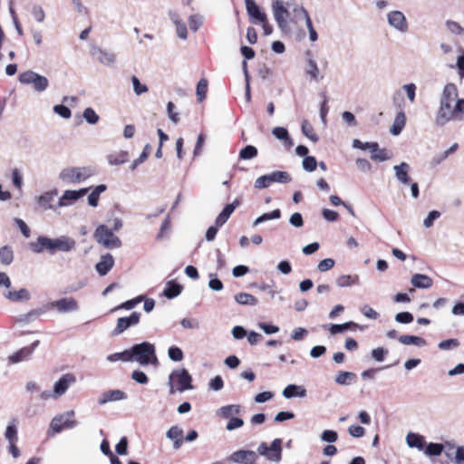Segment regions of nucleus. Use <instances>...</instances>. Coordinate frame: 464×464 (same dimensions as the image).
Instances as JSON below:
<instances>
[{"label":"nucleus","instance_id":"nucleus-56","mask_svg":"<svg viewBox=\"0 0 464 464\" xmlns=\"http://www.w3.org/2000/svg\"><path fill=\"white\" fill-rule=\"evenodd\" d=\"M303 169L307 172H313L316 169L317 167V160L315 157L314 156H306L304 158L303 162Z\"/></svg>","mask_w":464,"mask_h":464},{"label":"nucleus","instance_id":"nucleus-33","mask_svg":"<svg viewBox=\"0 0 464 464\" xmlns=\"http://www.w3.org/2000/svg\"><path fill=\"white\" fill-rule=\"evenodd\" d=\"M398 341L404 345H415L418 347H423L427 345V342L424 338L417 335H400Z\"/></svg>","mask_w":464,"mask_h":464},{"label":"nucleus","instance_id":"nucleus-40","mask_svg":"<svg viewBox=\"0 0 464 464\" xmlns=\"http://www.w3.org/2000/svg\"><path fill=\"white\" fill-rule=\"evenodd\" d=\"M280 218H281V210L279 208H276L270 212L264 213L261 216L257 217L253 223V227H256L259 224H262L268 220L278 219Z\"/></svg>","mask_w":464,"mask_h":464},{"label":"nucleus","instance_id":"nucleus-3","mask_svg":"<svg viewBox=\"0 0 464 464\" xmlns=\"http://www.w3.org/2000/svg\"><path fill=\"white\" fill-rule=\"evenodd\" d=\"M130 352L132 362H137L142 366L159 364L155 345L150 342L136 343L130 348Z\"/></svg>","mask_w":464,"mask_h":464},{"label":"nucleus","instance_id":"nucleus-53","mask_svg":"<svg viewBox=\"0 0 464 464\" xmlns=\"http://www.w3.org/2000/svg\"><path fill=\"white\" fill-rule=\"evenodd\" d=\"M144 299V296L143 295H138L137 297L135 298H132V299H129L123 303H121L118 307L115 308V310L117 309H126V310H131L133 309L138 304H140V302H142Z\"/></svg>","mask_w":464,"mask_h":464},{"label":"nucleus","instance_id":"nucleus-52","mask_svg":"<svg viewBox=\"0 0 464 464\" xmlns=\"http://www.w3.org/2000/svg\"><path fill=\"white\" fill-rule=\"evenodd\" d=\"M294 12L295 13V16H302L305 20V24L308 30L313 29L314 25L311 20V17L306 11V9L303 6L294 8Z\"/></svg>","mask_w":464,"mask_h":464},{"label":"nucleus","instance_id":"nucleus-38","mask_svg":"<svg viewBox=\"0 0 464 464\" xmlns=\"http://www.w3.org/2000/svg\"><path fill=\"white\" fill-rule=\"evenodd\" d=\"M5 438L9 443L18 441V428L16 419H12V420L7 424L5 431Z\"/></svg>","mask_w":464,"mask_h":464},{"label":"nucleus","instance_id":"nucleus-62","mask_svg":"<svg viewBox=\"0 0 464 464\" xmlns=\"http://www.w3.org/2000/svg\"><path fill=\"white\" fill-rule=\"evenodd\" d=\"M459 345V341L455 338L446 339L439 343L438 347L440 350L446 351L457 348Z\"/></svg>","mask_w":464,"mask_h":464},{"label":"nucleus","instance_id":"nucleus-50","mask_svg":"<svg viewBox=\"0 0 464 464\" xmlns=\"http://www.w3.org/2000/svg\"><path fill=\"white\" fill-rule=\"evenodd\" d=\"M392 158L391 154H388V150L386 149H380L378 145V150H374V152H371V159L374 161H386Z\"/></svg>","mask_w":464,"mask_h":464},{"label":"nucleus","instance_id":"nucleus-4","mask_svg":"<svg viewBox=\"0 0 464 464\" xmlns=\"http://www.w3.org/2000/svg\"><path fill=\"white\" fill-rule=\"evenodd\" d=\"M106 225H99L93 233V237L98 244L107 249L120 248L122 245L121 240Z\"/></svg>","mask_w":464,"mask_h":464},{"label":"nucleus","instance_id":"nucleus-41","mask_svg":"<svg viewBox=\"0 0 464 464\" xmlns=\"http://www.w3.org/2000/svg\"><path fill=\"white\" fill-rule=\"evenodd\" d=\"M258 155V150L254 145H246L242 148L238 154L239 160H249Z\"/></svg>","mask_w":464,"mask_h":464},{"label":"nucleus","instance_id":"nucleus-8","mask_svg":"<svg viewBox=\"0 0 464 464\" xmlns=\"http://www.w3.org/2000/svg\"><path fill=\"white\" fill-rule=\"evenodd\" d=\"M282 443L281 439H275L270 446L266 442H261L257 447L256 454L264 456L269 461L279 462L282 459Z\"/></svg>","mask_w":464,"mask_h":464},{"label":"nucleus","instance_id":"nucleus-20","mask_svg":"<svg viewBox=\"0 0 464 464\" xmlns=\"http://www.w3.org/2000/svg\"><path fill=\"white\" fill-rule=\"evenodd\" d=\"M239 205L240 200L238 198H236L232 203L227 204L216 218L215 223L217 227H222Z\"/></svg>","mask_w":464,"mask_h":464},{"label":"nucleus","instance_id":"nucleus-35","mask_svg":"<svg viewBox=\"0 0 464 464\" xmlns=\"http://www.w3.org/2000/svg\"><path fill=\"white\" fill-rule=\"evenodd\" d=\"M305 56L307 57V66L305 69V73L311 77L313 80H317L319 75V68L317 66L316 62L313 59L312 52L306 51Z\"/></svg>","mask_w":464,"mask_h":464},{"label":"nucleus","instance_id":"nucleus-36","mask_svg":"<svg viewBox=\"0 0 464 464\" xmlns=\"http://www.w3.org/2000/svg\"><path fill=\"white\" fill-rule=\"evenodd\" d=\"M5 298L12 302L29 301L31 299V294L26 288H21L18 291H9L5 294Z\"/></svg>","mask_w":464,"mask_h":464},{"label":"nucleus","instance_id":"nucleus-39","mask_svg":"<svg viewBox=\"0 0 464 464\" xmlns=\"http://www.w3.org/2000/svg\"><path fill=\"white\" fill-rule=\"evenodd\" d=\"M235 301L239 304L251 306H255L258 303V300L253 295L244 292L237 294Z\"/></svg>","mask_w":464,"mask_h":464},{"label":"nucleus","instance_id":"nucleus-19","mask_svg":"<svg viewBox=\"0 0 464 464\" xmlns=\"http://www.w3.org/2000/svg\"><path fill=\"white\" fill-rule=\"evenodd\" d=\"M256 452L250 450H238L231 453L227 460L237 464H246L251 459L256 457Z\"/></svg>","mask_w":464,"mask_h":464},{"label":"nucleus","instance_id":"nucleus-29","mask_svg":"<svg viewBox=\"0 0 464 464\" xmlns=\"http://www.w3.org/2000/svg\"><path fill=\"white\" fill-rule=\"evenodd\" d=\"M306 389L304 386L297 385V384H288L282 392V395L285 399H292V398H304L306 396Z\"/></svg>","mask_w":464,"mask_h":464},{"label":"nucleus","instance_id":"nucleus-18","mask_svg":"<svg viewBox=\"0 0 464 464\" xmlns=\"http://www.w3.org/2000/svg\"><path fill=\"white\" fill-rule=\"evenodd\" d=\"M246 9L251 20H256L259 23L266 22V14L261 10L259 5L254 0H245Z\"/></svg>","mask_w":464,"mask_h":464},{"label":"nucleus","instance_id":"nucleus-51","mask_svg":"<svg viewBox=\"0 0 464 464\" xmlns=\"http://www.w3.org/2000/svg\"><path fill=\"white\" fill-rule=\"evenodd\" d=\"M169 358L175 362H180L184 358L183 351L176 345H172L168 349Z\"/></svg>","mask_w":464,"mask_h":464},{"label":"nucleus","instance_id":"nucleus-10","mask_svg":"<svg viewBox=\"0 0 464 464\" xmlns=\"http://www.w3.org/2000/svg\"><path fill=\"white\" fill-rule=\"evenodd\" d=\"M169 376L172 377V380L175 378L177 379V390L179 392H183L185 391L194 389V386L192 385V376L186 368L173 370Z\"/></svg>","mask_w":464,"mask_h":464},{"label":"nucleus","instance_id":"nucleus-49","mask_svg":"<svg viewBox=\"0 0 464 464\" xmlns=\"http://www.w3.org/2000/svg\"><path fill=\"white\" fill-rule=\"evenodd\" d=\"M208 85V82L205 78L200 79L197 84L196 94L199 102H201L206 98Z\"/></svg>","mask_w":464,"mask_h":464},{"label":"nucleus","instance_id":"nucleus-60","mask_svg":"<svg viewBox=\"0 0 464 464\" xmlns=\"http://www.w3.org/2000/svg\"><path fill=\"white\" fill-rule=\"evenodd\" d=\"M320 438L324 442L334 443L338 440V433L334 430H324Z\"/></svg>","mask_w":464,"mask_h":464},{"label":"nucleus","instance_id":"nucleus-27","mask_svg":"<svg viewBox=\"0 0 464 464\" xmlns=\"http://www.w3.org/2000/svg\"><path fill=\"white\" fill-rule=\"evenodd\" d=\"M356 329L362 330V327L360 326L357 323L349 321L343 324H329V332L332 335H335L338 334L344 333L345 331H353Z\"/></svg>","mask_w":464,"mask_h":464},{"label":"nucleus","instance_id":"nucleus-58","mask_svg":"<svg viewBox=\"0 0 464 464\" xmlns=\"http://www.w3.org/2000/svg\"><path fill=\"white\" fill-rule=\"evenodd\" d=\"M208 287L213 291H221L224 287L222 281L218 277L217 274H209Z\"/></svg>","mask_w":464,"mask_h":464},{"label":"nucleus","instance_id":"nucleus-63","mask_svg":"<svg viewBox=\"0 0 464 464\" xmlns=\"http://www.w3.org/2000/svg\"><path fill=\"white\" fill-rule=\"evenodd\" d=\"M53 111L63 119H69L72 116L71 109L64 104L54 105Z\"/></svg>","mask_w":464,"mask_h":464},{"label":"nucleus","instance_id":"nucleus-47","mask_svg":"<svg viewBox=\"0 0 464 464\" xmlns=\"http://www.w3.org/2000/svg\"><path fill=\"white\" fill-rule=\"evenodd\" d=\"M353 148L366 150H369L371 152H374V150H378V142H362V140L358 139H354L353 140Z\"/></svg>","mask_w":464,"mask_h":464},{"label":"nucleus","instance_id":"nucleus-37","mask_svg":"<svg viewBox=\"0 0 464 464\" xmlns=\"http://www.w3.org/2000/svg\"><path fill=\"white\" fill-rule=\"evenodd\" d=\"M357 379V375L352 372L340 371L334 378V381L339 385H350Z\"/></svg>","mask_w":464,"mask_h":464},{"label":"nucleus","instance_id":"nucleus-44","mask_svg":"<svg viewBox=\"0 0 464 464\" xmlns=\"http://www.w3.org/2000/svg\"><path fill=\"white\" fill-rule=\"evenodd\" d=\"M129 153L128 151L121 150L118 154H110L107 156L108 162L111 165H121L128 161Z\"/></svg>","mask_w":464,"mask_h":464},{"label":"nucleus","instance_id":"nucleus-2","mask_svg":"<svg viewBox=\"0 0 464 464\" xmlns=\"http://www.w3.org/2000/svg\"><path fill=\"white\" fill-rule=\"evenodd\" d=\"M463 119L464 98H461L456 100L454 106H452V102H440V107L436 112L434 122L437 126L443 127L450 121H460Z\"/></svg>","mask_w":464,"mask_h":464},{"label":"nucleus","instance_id":"nucleus-57","mask_svg":"<svg viewBox=\"0 0 464 464\" xmlns=\"http://www.w3.org/2000/svg\"><path fill=\"white\" fill-rule=\"evenodd\" d=\"M97 52L100 54L98 57V60L100 61V63H102L105 65H110L115 62V55L113 53H108L102 49H98Z\"/></svg>","mask_w":464,"mask_h":464},{"label":"nucleus","instance_id":"nucleus-21","mask_svg":"<svg viewBox=\"0 0 464 464\" xmlns=\"http://www.w3.org/2000/svg\"><path fill=\"white\" fill-rule=\"evenodd\" d=\"M128 398V395L126 392L121 390H110L107 392H102L100 397L98 398V404L103 405L106 404L109 401H117L125 400Z\"/></svg>","mask_w":464,"mask_h":464},{"label":"nucleus","instance_id":"nucleus-14","mask_svg":"<svg viewBox=\"0 0 464 464\" xmlns=\"http://www.w3.org/2000/svg\"><path fill=\"white\" fill-rule=\"evenodd\" d=\"M50 305L53 309H56L61 314L76 312L79 310V304L73 297H63L56 301L51 302Z\"/></svg>","mask_w":464,"mask_h":464},{"label":"nucleus","instance_id":"nucleus-30","mask_svg":"<svg viewBox=\"0 0 464 464\" xmlns=\"http://www.w3.org/2000/svg\"><path fill=\"white\" fill-rule=\"evenodd\" d=\"M57 196V190H52L45 192L38 197L37 203L40 208L44 210L47 209H55L56 208L53 206L54 198Z\"/></svg>","mask_w":464,"mask_h":464},{"label":"nucleus","instance_id":"nucleus-6","mask_svg":"<svg viewBox=\"0 0 464 464\" xmlns=\"http://www.w3.org/2000/svg\"><path fill=\"white\" fill-rule=\"evenodd\" d=\"M18 81L22 84L32 85L36 92H43L49 87L47 77L32 70L21 72L18 76Z\"/></svg>","mask_w":464,"mask_h":464},{"label":"nucleus","instance_id":"nucleus-13","mask_svg":"<svg viewBox=\"0 0 464 464\" xmlns=\"http://www.w3.org/2000/svg\"><path fill=\"white\" fill-rule=\"evenodd\" d=\"M389 25L400 33H406L409 29L407 19L401 11H391L387 14Z\"/></svg>","mask_w":464,"mask_h":464},{"label":"nucleus","instance_id":"nucleus-22","mask_svg":"<svg viewBox=\"0 0 464 464\" xmlns=\"http://www.w3.org/2000/svg\"><path fill=\"white\" fill-rule=\"evenodd\" d=\"M395 178L399 182L403 185H409L411 181L410 177L411 166L407 162H401L399 165L393 166Z\"/></svg>","mask_w":464,"mask_h":464},{"label":"nucleus","instance_id":"nucleus-46","mask_svg":"<svg viewBox=\"0 0 464 464\" xmlns=\"http://www.w3.org/2000/svg\"><path fill=\"white\" fill-rule=\"evenodd\" d=\"M14 260V252L9 246L0 247V262L3 265L8 266Z\"/></svg>","mask_w":464,"mask_h":464},{"label":"nucleus","instance_id":"nucleus-1","mask_svg":"<svg viewBox=\"0 0 464 464\" xmlns=\"http://www.w3.org/2000/svg\"><path fill=\"white\" fill-rule=\"evenodd\" d=\"M30 249L36 254L47 250L51 255L56 252H70L75 247V241L67 237L61 236L56 238H50L45 236H39L36 241L29 243Z\"/></svg>","mask_w":464,"mask_h":464},{"label":"nucleus","instance_id":"nucleus-24","mask_svg":"<svg viewBox=\"0 0 464 464\" xmlns=\"http://www.w3.org/2000/svg\"><path fill=\"white\" fill-rule=\"evenodd\" d=\"M182 291L183 285L173 279L166 282L161 295L167 299L171 300L179 296Z\"/></svg>","mask_w":464,"mask_h":464},{"label":"nucleus","instance_id":"nucleus-59","mask_svg":"<svg viewBox=\"0 0 464 464\" xmlns=\"http://www.w3.org/2000/svg\"><path fill=\"white\" fill-rule=\"evenodd\" d=\"M389 353V350L383 347H378L371 351V356L376 362H383L386 355Z\"/></svg>","mask_w":464,"mask_h":464},{"label":"nucleus","instance_id":"nucleus-31","mask_svg":"<svg viewBox=\"0 0 464 464\" xmlns=\"http://www.w3.org/2000/svg\"><path fill=\"white\" fill-rule=\"evenodd\" d=\"M445 450V446L443 443L439 442H426V445L423 450V453L430 458L439 457Z\"/></svg>","mask_w":464,"mask_h":464},{"label":"nucleus","instance_id":"nucleus-48","mask_svg":"<svg viewBox=\"0 0 464 464\" xmlns=\"http://www.w3.org/2000/svg\"><path fill=\"white\" fill-rule=\"evenodd\" d=\"M150 144H146L142 152L140 154V156H138L136 160L132 161L131 165L130 166V169L131 171L135 170L139 165L143 163L148 159L150 155Z\"/></svg>","mask_w":464,"mask_h":464},{"label":"nucleus","instance_id":"nucleus-23","mask_svg":"<svg viewBox=\"0 0 464 464\" xmlns=\"http://www.w3.org/2000/svg\"><path fill=\"white\" fill-rule=\"evenodd\" d=\"M114 266V258L111 254L106 253L101 256V260L95 265V269L101 276H106Z\"/></svg>","mask_w":464,"mask_h":464},{"label":"nucleus","instance_id":"nucleus-11","mask_svg":"<svg viewBox=\"0 0 464 464\" xmlns=\"http://www.w3.org/2000/svg\"><path fill=\"white\" fill-rule=\"evenodd\" d=\"M140 314L132 312L129 316L120 317L117 320V324L111 332L112 336L121 334L124 331L131 326L137 325L140 323Z\"/></svg>","mask_w":464,"mask_h":464},{"label":"nucleus","instance_id":"nucleus-5","mask_svg":"<svg viewBox=\"0 0 464 464\" xmlns=\"http://www.w3.org/2000/svg\"><path fill=\"white\" fill-rule=\"evenodd\" d=\"M289 0H274L272 2V11L274 14V18L277 24L278 28L284 34H290L291 28L286 21V18L289 16L290 13L287 8L289 5Z\"/></svg>","mask_w":464,"mask_h":464},{"label":"nucleus","instance_id":"nucleus-7","mask_svg":"<svg viewBox=\"0 0 464 464\" xmlns=\"http://www.w3.org/2000/svg\"><path fill=\"white\" fill-rule=\"evenodd\" d=\"M292 181V177L287 171L275 170L269 174L262 175L255 180V188L264 189L272 183L286 184Z\"/></svg>","mask_w":464,"mask_h":464},{"label":"nucleus","instance_id":"nucleus-26","mask_svg":"<svg viewBox=\"0 0 464 464\" xmlns=\"http://www.w3.org/2000/svg\"><path fill=\"white\" fill-rule=\"evenodd\" d=\"M459 95L458 88L455 83L449 82L447 83L442 91V93L440 98V102L446 103V102H456Z\"/></svg>","mask_w":464,"mask_h":464},{"label":"nucleus","instance_id":"nucleus-45","mask_svg":"<svg viewBox=\"0 0 464 464\" xmlns=\"http://www.w3.org/2000/svg\"><path fill=\"white\" fill-rule=\"evenodd\" d=\"M107 360L111 362H114L117 361H122V362H132V357L130 355V348L125 349L122 352L120 353H114L107 356Z\"/></svg>","mask_w":464,"mask_h":464},{"label":"nucleus","instance_id":"nucleus-43","mask_svg":"<svg viewBox=\"0 0 464 464\" xmlns=\"http://www.w3.org/2000/svg\"><path fill=\"white\" fill-rule=\"evenodd\" d=\"M301 130L302 133L313 142H317L319 140L318 135L314 132L313 126L307 120H304L302 121Z\"/></svg>","mask_w":464,"mask_h":464},{"label":"nucleus","instance_id":"nucleus-34","mask_svg":"<svg viewBox=\"0 0 464 464\" xmlns=\"http://www.w3.org/2000/svg\"><path fill=\"white\" fill-rule=\"evenodd\" d=\"M242 407L239 404H229L219 408L217 415L223 419L231 418L233 414H240Z\"/></svg>","mask_w":464,"mask_h":464},{"label":"nucleus","instance_id":"nucleus-15","mask_svg":"<svg viewBox=\"0 0 464 464\" xmlns=\"http://www.w3.org/2000/svg\"><path fill=\"white\" fill-rule=\"evenodd\" d=\"M76 382L73 373H65L62 375L53 384V397L63 395L69 387Z\"/></svg>","mask_w":464,"mask_h":464},{"label":"nucleus","instance_id":"nucleus-9","mask_svg":"<svg viewBox=\"0 0 464 464\" xmlns=\"http://www.w3.org/2000/svg\"><path fill=\"white\" fill-rule=\"evenodd\" d=\"M91 176V173L86 172V168L72 167L63 169L59 178L67 183H80L87 179Z\"/></svg>","mask_w":464,"mask_h":464},{"label":"nucleus","instance_id":"nucleus-42","mask_svg":"<svg viewBox=\"0 0 464 464\" xmlns=\"http://www.w3.org/2000/svg\"><path fill=\"white\" fill-rule=\"evenodd\" d=\"M336 284L339 287H347L359 284V276L357 275H343L337 277Z\"/></svg>","mask_w":464,"mask_h":464},{"label":"nucleus","instance_id":"nucleus-25","mask_svg":"<svg viewBox=\"0 0 464 464\" xmlns=\"http://www.w3.org/2000/svg\"><path fill=\"white\" fill-rule=\"evenodd\" d=\"M405 440L409 448L417 449L420 451H423L427 442L423 435L416 432H409Z\"/></svg>","mask_w":464,"mask_h":464},{"label":"nucleus","instance_id":"nucleus-17","mask_svg":"<svg viewBox=\"0 0 464 464\" xmlns=\"http://www.w3.org/2000/svg\"><path fill=\"white\" fill-rule=\"evenodd\" d=\"M40 343L39 340L34 341L29 346H25L14 353L8 357V361L11 363H18L32 355L34 350L38 347Z\"/></svg>","mask_w":464,"mask_h":464},{"label":"nucleus","instance_id":"nucleus-32","mask_svg":"<svg viewBox=\"0 0 464 464\" xmlns=\"http://www.w3.org/2000/svg\"><path fill=\"white\" fill-rule=\"evenodd\" d=\"M405 124H406L405 113H404V111H401L396 114L393 123L390 128V132L393 136L400 135L401 133Z\"/></svg>","mask_w":464,"mask_h":464},{"label":"nucleus","instance_id":"nucleus-16","mask_svg":"<svg viewBox=\"0 0 464 464\" xmlns=\"http://www.w3.org/2000/svg\"><path fill=\"white\" fill-rule=\"evenodd\" d=\"M89 191V188H82L78 190H65L58 200V207H65L68 204H72L83 196Z\"/></svg>","mask_w":464,"mask_h":464},{"label":"nucleus","instance_id":"nucleus-64","mask_svg":"<svg viewBox=\"0 0 464 464\" xmlns=\"http://www.w3.org/2000/svg\"><path fill=\"white\" fill-rule=\"evenodd\" d=\"M451 461L455 464H464V446H458Z\"/></svg>","mask_w":464,"mask_h":464},{"label":"nucleus","instance_id":"nucleus-12","mask_svg":"<svg viewBox=\"0 0 464 464\" xmlns=\"http://www.w3.org/2000/svg\"><path fill=\"white\" fill-rule=\"evenodd\" d=\"M77 424H78L77 420L65 419V415H62V414L56 415L55 417L53 418V420L50 423L48 436H51V431L53 433H60L64 429H72V428L76 427Z\"/></svg>","mask_w":464,"mask_h":464},{"label":"nucleus","instance_id":"nucleus-28","mask_svg":"<svg viewBox=\"0 0 464 464\" xmlns=\"http://www.w3.org/2000/svg\"><path fill=\"white\" fill-rule=\"evenodd\" d=\"M411 284L414 288L428 289L433 285V280L424 274H414L411 278Z\"/></svg>","mask_w":464,"mask_h":464},{"label":"nucleus","instance_id":"nucleus-55","mask_svg":"<svg viewBox=\"0 0 464 464\" xmlns=\"http://www.w3.org/2000/svg\"><path fill=\"white\" fill-rule=\"evenodd\" d=\"M394 320L402 324H408L413 322L414 316L411 312L404 311L395 314Z\"/></svg>","mask_w":464,"mask_h":464},{"label":"nucleus","instance_id":"nucleus-54","mask_svg":"<svg viewBox=\"0 0 464 464\" xmlns=\"http://www.w3.org/2000/svg\"><path fill=\"white\" fill-rule=\"evenodd\" d=\"M82 117L89 124L92 125L96 124L100 120L99 115L91 107H88L83 111Z\"/></svg>","mask_w":464,"mask_h":464},{"label":"nucleus","instance_id":"nucleus-61","mask_svg":"<svg viewBox=\"0 0 464 464\" xmlns=\"http://www.w3.org/2000/svg\"><path fill=\"white\" fill-rule=\"evenodd\" d=\"M131 82L133 85V91L137 95H141L148 92V87L140 82L139 78L135 75L131 77Z\"/></svg>","mask_w":464,"mask_h":464}]
</instances>
